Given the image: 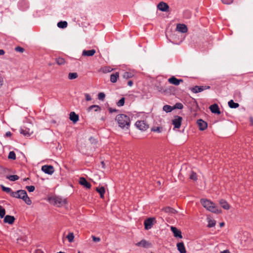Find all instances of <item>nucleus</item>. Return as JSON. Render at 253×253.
Returning <instances> with one entry per match:
<instances>
[{
    "instance_id": "20",
    "label": "nucleus",
    "mask_w": 253,
    "mask_h": 253,
    "mask_svg": "<svg viewBox=\"0 0 253 253\" xmlns=\"http://www.w3.org/2000/svg\"><path fill=\"white\" fill-rule=\"evenodd\" d=\"M219 204L221 206V207L225 210H229L230 209V205L224 200L222 199L220 200Z\"/></svg>"
},
{
    "instance_id": "63",
    "label": "nucleus",
    "mask_w": 253,
    "mask_h": 253,
    "mask_svg": "<svg viewBox=\"0 0 253 253\" xmlns=\"http://www.w3.org/2000/svg\"><path fill=\"white\" fill-rule=\"evenodd\" d=\"M210 88V87L209 86H207V89H209Z\"/></svg>"
},
{
    "instance_id": "62",
    "label": "nucleus",
    "mask_w": 253,
    "mask_h": 253,
    "mask_svg": "<svg viewBox=\"0 0 253 253\" xmlns=\"http://www.w3.org/2000/svg\"><path fill=\"white\" fill-rule=\"evenodd\" d=\"M175 219H176V220H180V219H181L180 218H179H179H178L177 217H175Z\"/></svg>"
},
{
    "instance_id": "21",
    "label": "nucleus",
    "mask_w": 253,
    "mask_h": 253,
    "mask_svg": "<svg viewBox=\"0 0 253 253\" xmlns=\"http://www.w3.org/2000/svg\"><path fill=\"white\" fill-rule=\"evenodd\" d=\"M163 211L165 212L171 214H175L177 212L176 210L169 207L164 208Z\"/></svg>"
},
{
    "instance_id": "57",
    "label": "nucleus",
    "mask_w": 253,
    "mask_h": 253,
    "mask_svg": "<svg viewBox=\"0 0 253 253\" xmlns=\"http://www.w3.org/2000/svg\"><path fill=\"white\" fill-rule=\"evenodd\" d=\"M3 79L2 78L0 77V87L2 86V85L3 84Z\"/></svg>"
},
{
    "instance_id": "35",
    "label": "nucleus",
    "mask_w": 253,
    "mask_h": 253,
    "mask_svg": "<svg viewBox=\"0 0 253 253\" xmlns=\"http://www.w3.org/2000/svg\"><path fill=\"white\" fill-rule=\"evenodd\" d=\"M56 63H57V64L59 65H63L65 63V61L64 59L63 58H61V57L56 58Z\"/></svg>"
},
{
    "instance_id": "16",
    "label": "nucleus",
    "mask_w": 253,
    "mask_h": 253,
    "mask_svg": "<svg viewBox=\"0 0 253 253\" xmlns=\"http://www.w3.org/2000/svg\"><path fill=\"white\" fill-rule=\"evenodd\" d=\"M79 182L80 184L84 186L86 188L89 189L91 187V184L88 182L84 177H81Z\"/></svg>"
},
{
    "instance_id": "53",
    "label": "nucleus",
    "mask_w": 253,
    "mask_h": 253,
    "mask_svg": "<svg viewBox=\"0 0 253 253\" xmlns=\"http://www.w3.org/2000/svg\"><path fill=\"white\" fill-rule=\"evenodd\" d=\"M216 222H210L208 225V226L210 227H212L215 225Z\"/></svg>"
},
{
    "instance_id": "13",
    "label": "nucleus",
    "mask_w": 253,
    "mask_h": 253,
    "mask_svg": "<svg viewBox=\"0 0 253 253\" xmlns=\"http://www.w3.org/2000/svg\"><path fill=\"white\" fill-rule=\"evenodd\" d=\"M176 30L182 33H186L188 30L187 26L183 24H178L176 26Z\"/></svg>"
},
{
    "instance_id": "9",
    "label": "nucleus",
    "mask_w": 253,
    "mask_h": 253,
    "mask_svg": "<svg viewBox=\"0 0 253 253\" xmlns=\"http://www.w3.org/2000/svg\"><path fill=\"white\" fill-rule=\"evenodd\" d=\"M182 118L180 116H176L174 117V119L172 120V125H174V127L179 128L181 124Z\"/></svg>"
},
{
    "instance_id": "28",
    "label": "nucleus",
    "mask_w": 253,
    "mask_h": 253,
    "mask_svg": "<svg viewBox=\"0 0 253 253\" xmlns=\"http://www.w3.org/2000/svg\"><path fill=\"white\" fill-rule=\"evenodd\" d=\"M113 70V69L109 66H105L101 69V71L103 73H107L111 72Z\"/></svg>"
},
{
    "instance_id": "56",
    "label": "nucleus",
    "mask_w": 253,
    "mask_h": 253,
    "mask_svg": "<svg viewBox=\"0 0 253 253\" xmlns=\"http://www.w3.org/2000/svg\"><path fill=\"white\" fill-rule=\"evenodd\" d=\"M34 253H44L41 250L38 249L35 251Z\"/></svg>"
},
{
    "instance_id": "6",
    "label": "nucleus",
    "mask_w": 253,
    "mask_h": 253,
    "mask_svg": "<svg viewBox=\"0 0 253 253\" xmlns=\"http://www.w3.org/2000/svg\"><path fill=\"white\" fill-rule=\"evenodd\" d=\"M157 8L161 11L167 12L169 11V7L167 3L161 1L157 5Z\"/></svg>"
},
{
    "instance_id": "44",
    "label": "nucleus",
    "mask_w": 253,
    "mask_h": 253,
    "mask_svg": "<svg viewBox=\"0 0 253 253\" xmlns=\"http://www.w3.org/2000/svg\"><path fill=\"white\" fill-rule=\"evenodd\" d=\"M26 189L30 192H33L35 189V187L34 186H27L26 187Z\"/></svg>"
},
{
    "instance_id": "22",
    "label": "nucleus",
    "mask_w": 253,
    "mask_h": 253,
    "mask_svg": "<svg viewBox=\"0 0 253 253\" xmlns=\"http://www.w3.org/2000/svg\"><path fill=\"white\" fill-rule=\"evenodd\" d=\"M119 77V73L116 72L115 74H111L110 76V81L112 83H115L117 81V79Z\"/></svg>"
},
{
    "instance_id": "55",
    "label": "nucleus",
    "mask_w": 253,
    "mask_h": 253,
    "mask_svg": "<svg viewBox=\"0 0 253 253\" xmlns=\"http://www.w3.org/2000/svg\"><path fill=\"white\" fill-rule=\"evenodd\" d=\"M133 82L132 81H129L127 82V85L129 86H131L133 85Z\"/></svg>"
},
{
    "instance_id": "3",
    "label": "nucleus",
    "mask_w": 253,
    "mask_h": 253,
    "mask_svg": "<svg viewBox=\"0 0 253 253\" xmlns=\"http://www.w3.org/2000/svg\"><path fill=\"white\" fill-rule=\"evenodd\" d=\"M51 203L58 207H62L66 204V200L60 197H54L50 199Z\"/></svg>"
},
{
    "instance_id": "27",
    "label": "nucleus",
    "mask_w": 253,
    "mask_h": 253,
    "mask_svg": "<svg viewBox=\"0 0 253 253\" xmlns=\"http://www.w3.org/2000/svg\"><path fill=\"white\" fill-rule=\"evenodd\" d=\"M228 105L231 108H237L239 106V104L238 103H235L232 100H231L228 102Z\"/></svg>"
},
{
    "instance_id": "64",
    "label": "nucleus",
    "mask_w": 253,
    "mask_h": 253,
    "mask_svg": "<svg viewBox=\"0 0 253 253\" xmlns=\"http://www.w3.org/2000/svg\"><path fill=\"white\" fill-rule=\"evenodd\" d=\"M29 179L28 178H25V179H24V181H26V180H27V179Z\"/></svg>"
},
{
    "instance_id": "58",
    "label": "nucleus",
    "mask_w": 253,
    "mask_h": 253,
    "mask_svg": "<svg viewBox=\"0 0 253 253\" xmlns=\"http://www.w3.org/2000/svg\"><path fill=\"white\" fill-rule=\"evenodd\" d=\"M220 253H230V252L228 250H226L221 252Z\"/></svg>"
},
{
    "instance_id": "10",
    "label": "nucleus",
    "mask_w": 253,
    "mask_h": 253,
    "mask_svg": "<svg viewBox=\"0 0 253 253\" xmlns=\"http://www.w3.org/2000/svg\"><path fill=\"white\" fill-rule=\"evenodd\" d=\"M20 132L26 137H29L33 132L29 128L23 126L21 128Z\"/></svg>"
},
{
    "instance_id": "1",
    "label": "nucleus",
    "mask_w": 253,
    "mask_h": 253,
    "mask_svg": "<svg viewBox=\"0 0 253 253\" xmlns=\"http://www.w3.org/2000/svg\"><path fill=\"white\" fill-rule=\"evenodd\" d=\"M115 120L117 122L119 126L122 128H128L129 126L130 119L126 115H118L116 116Z\"/></svg>"
},
{
    "instance_id": "37",
    "label": "nucleus",
    "mask_w": 253,
    "mask_h": 253,
    "mask_svg": "<svg viewBox=\"0 0 253 253\" xmlns=\"http://www.w3.org/2000/svg\"><path fill=\"white\" fill-rule=\"evenodd\" d=\"M154 222H144L145 229L146 230L150 229L152 228Z\"/></svg>"
},
{
    "instance_id": "42",
    "label": "nucleus",
    "mask_w": 253,
    "mask_h": 253,
    "mask_svg": "<svg viewBox=\"0 0 253 253\" xmlns=\"http://www.w3.org/2000/svg\"><path fill=\"white\" fill-rule=\"evenodd\" d=\"M189 178L193 180H197L196 173L193 171H191V172L189 175Z\"/></svg>"
},
{
    "instance_id": "11",
    "label": "nucleus",
    "mask_w": 253,
    "mask_h": 253,
    "mask_svg": "<svg viewBox=\"0 0 253 253\" xmlns=\"http://www.w3.org/2000/svg\"><path fill=\"white\" fill-rule=\"evenodd\" d=\"M169 82L172 84L175 85H178L180 84V83H182L183 82L182 79H177L175 77L172 76V77L169 78L168 79Z\"/></svg>"
},
{
    "instance_id": "41",
    "label": "nucleus",
    "mask_w": 253,
    "mask_h": 253,
    "mask_svg": "<svg viewBox=\"0 0 253 253\" xmlns=\"http://www.w3.org/2000/svg\"><path fill=\"white\" fill-rule=\"evenodd\" d=\"M5 214V209L1 206H0V217L2 218Z\"/></svg>"
},
{
    "instance_id": "50",
    "label": "nucleus",
    "mask_w": 253,
    "mask_h": 253,
    "mask_svg": "<svg viewBox=\"0 0 253 253\" xmlns=\"http://www.w3.org/2000/svg\"><path fill=\"white\" fill-rule=\"evenodd\" d=\"M89 141L91 144H96L97 143L96 139L92 137L89 138Z\"/></svg>"
},
{
    "instance_id": "48",
    "label": "nucleus",
    "mask_w": 253,
    "mask_h": 253,
    "mask_svg": "<svg viewBox=\"0 0 253 253\" xmlns=\"http://www.w3.org/2000/svg\"><path fill=\"white\" fill-rule=\"evenodd\" d=\"M222 2L225 4H230L232 3L233 0H221Z\"/></svg>"
},
{
    "instance_id": "54",
    "label": "nucleus",
    "mask_w": 253,
    "mask_h": 253,
    "mask_svg": "<svg viewBox=\"0 0 253 253\" xmlns=\"http://www.w3.org/2000/svg\"><path fill=\"white\" fill-rule=\"evenodd\" d=\"M154 131H157L160 132H161V128L157 127L156 129L154 128L152 129Z\"/></svg>"
},
{
    "instance_id": "43",
    "label": "nucleus",
    "mask_w": 253,
    "mask_h": 253,
    "mask_svg": "<svg viewBox=\"0 0 253 253\" xmlns=\"http://www.w3.org/2000/svg\"><path fill=\"white\" fill-rule=\"evenodd\" d=\"M105 95L103 92H100L98 94V98L100 100H103L105 98Z\"/></svg>"
},
{
    "instance_id": "34",
    "label": "nucleus",
    "mask_w": 253,
    "mask_h": 253,
    "mask_svg": "<svg viewBox=\"0 0 253 253\" xmlns=\"http://www.w3.org/2000/svg\"><path fill=\"white\" fill-rule=\"evenodd\" d=\"M1 188L3 191L7 193H9L11 196V193L14 192L12 191L11 188H10L9 187H6L3 185H1Z\"/></svg>"
},
{
    "instance_id": "4",
    "label": "nucleus",
    "mask_w": 253,
    "mask_h": 253,
    "mask_svg": "<svg viewBox=\"0 0 253 253\" xmlns=\"http://www.w3.org/2000/svg\"><path fill=\"white\" fill-rule=\"evenodd\" d=\"M207 210L214 213H219L221 212L220 209H219L214 204L208 200H207Z\"/></svg>"
},
{
    "instance_id": "7",
    "label": "nucleus",
    "mask_w": 253,
    "mask_h": 253,
    "mask_svg": "<svg viewBox=\"0 0 253 253\" xmlns=\"http://www.w3.org/2000/svg\"><path fill=\"white\" fill-rule=\"evenodd\" d=\"M136 126L140 130H144L148 128V125L144 121H138L135 123Z\"/></svg>"
},
{
    "instance_id": "30",
    "label": "nucleus",
    "mask_w": 253,
    "mask_h": 253,
    "mask_svg": "<svg viewBox=\"0 0 253 253\" xmlns=\"http://www.w3.org/2000/svg\"><path fill=\"white\" fill-rule=\"evenodd\" d=\"M68 23L66 21H60L57 23V26L60 28H65L67 27Z\"/></svg>"
},
{
    "instance_id": "26",
    "label": "nucleus",
    "mask_w": 253,
    "mask_h": 253,
    "mask_svg": "<svg viewBox=\"0 0 253 253\" xmlns=\"http://www.w3.org/2000/svg\"><path fill=\"white\" fill-rule=\"evenodd\" d=\"M94 109V111L98 112L101 110V108L97 105H93L89 107L87 109L88 112H90L92 109Z\"/></svg>"
},
{
    "instance_id": "46",
    "label": "nucleus",
    "mask_w": 253,
    "mask_h": 253,
    "mask_svg": "<svg viewBox=\"0 0 253 253\" xmlns=\"http://www.w3.org/2000/svg\"><path fill=\"white\" fill-rule=\"evenodd\" d=\"M15 50L17 51V52H21V53H23L25 49L24 48H23V47H21L20 46H17L15 47Z\"/></svg>"
},
{
    "instance_id": "61",
    "label": "nucleus",
    "mask_w": 253,
    "mask_h": 253,
    "mask_svg": "<svg viewBox=\"0 0 253 253\" xmlns=\"http://www.w3.org/2000/svg\"><path fill=\"white\" fill-rule=\"evenodd\" d=\"M224 225V222H220V227H222Z\"/></svg>"
},
{
    "instance_id": "32",
    "label": "nucleus",
    "mask_w": 253,
    "mask_h": 253,
    "mask_svg": "<svg viewBox=\"0 0 253 253\" xmlns=\"http://www.w3.org/2000/svg\"><path fill=\"white\" fill-rule=\"evenodd\" d=\"M19 176L17 175H11L9 176H6V178L9 179L11 181H14L19 179Z\"/></svg>"
},
{
    "instance_id": "12",
    "label": "nucleus",
    "mask_w": 253,
    "mask_h": 253,
    "mask_svg": "<svg viewBox=\"0 0 253 253\" xmlns=\"http://www.w3.org/2000/svg\"><path fill=\"white\" fill-rule=\"evenodd\" d=\"M170 229L173 234V236L175 237L179 238L180 239L182 238V236L181 232L180 230L178 229L175 227H173V226H171Z\"/></svg>"
},
{
    "instance_id": "19",
    "label": "nucleus",
    "mask_w": 253,
    "mask_h": 253,
    "mask_svg": "<svg viewBox=\"0 0 253 253\" xmlns=\"http://www.w3.org/2000/svg\"><path fill=\"white\" fill-rule=\"evenodd\" d=\"M70 119L73 123H75L79 120V116L74 112H71L70 114Z\"/></svg>"
},
{
    "instance_id": "17",
    "label": "nucleus",
    "mask_w": 253,
    "mask_h": 253,
    "mask_svg": "<svg viewBox=\"0 0 253 253\" xmlns=\"http://www.w3.org/2000/svg\"><path fill=\"white\" fill-rule=\"evenodd\" d=\"M177 250L180 253H186V251L183 242L178 243L176 245Z\"/></svg>"
},
{
    "instance_id": "33",
    "label": "nucleus",
    "mask_w": 253,
    "mask_h": 253,
    "mask_svg": "<svg viewBox=\"0 0 253 253\" xmlns=\"http://www.w3.org/2000/svg\"><path fill=\"white\" fill-rule=\"evenodd\" d=\"M15 219L13 216L7 215L4 217L3 221H14Z\"/></svg>"
},
{
    "instance_id": "2",
    "label": "nucleus",
    "mask_w": 253,
    "mask_h": 253,
    "mask_svg": "<svg viewBox=\"0 0 253 253\" xmlns=\"http://www.w3.org/2000/svg\"><path fill=\"white\" fill-rule=\"evenodd\" d=\"M11 196L22 199L27 205H31L32 201L27 195V192L24 190H19L14 193H11Z\"/></svg>"
},
{
    "instance_id": "39",
    "label": "nucleus",
    "mask_w": 253,
    "mask_h": 253,
    "mask_svg": "<svg viewBox=\"0 0 253 253\" xmlns=\"http://www.w3.org/2000/svg\"><path fill=\"white\" fill-rule=\"evenodd\" d=\"M173 110L175 109H182L183 108V105L181 103H176L173 106Z\"/></svg>"
},
{
    "instance_id": "49",
    "label": "nucleus",
    "mask_w": 253,
    "mask_h": 253,
    "mask_svg": "<svg viewBox=\"0 0 253 253\" xmlns=\"http://www.w3.org/2000/svg\"><path fill=\"white\" fill-rule=\"evenodd\" d=\"M84 96H85V100H86V101H90V100H91L92 98H91V97L90 96V95L89 94H88V93H85V94H84Z\"/></svg>"
},
{
    "instance_id": "14",
    "label": "nucleus",
    "mask_w": 253,
    "mask_h": 253,
    "mask_svg": "<svg viewBox=\"0 0 253 253\" xmlns=\"http://www.w3.org/2000/svg\"><path fill=\"white\" fill-rule=\"evenodd\" d=\"M210 109L212 113L220 114V111L219 110L218 106L216 104H214L210 107Z\"/></svg>"
},
{
    "instance_id": "5",
    "label": "nucleus",
    "mask_w": 253,
    "mask_h": 253,
    "mask_svg": "<svg viewBox=\"0 0 253 253\" xmlns=\"http://www.w3.org/2000/svg\"><path fill=\"white\" fill-rule=\"evenodd\" d=\"M135 245L137 247H141L144 248H150L152 247V243L147 241L144 239L141 240L139 242L135 244Z\"/></svg>"
},
{
    "instance_id": "29",
    "label": "nucleus",
    "mask_w": 253,
    "mask_h": 253,
    "mask_svg": "<svg viewBox=\"0 0 253 253\" xmlns=\"http://www.w3.org/2000/svg\"><path fill=\"white\" fill-rule=\"evenodd\" d=\"M66 238L68 239L69 242L72 243L74 241V235L73 232H70L66 236Z\"/></svg>"
},
{
    "instance_id": "60",
    "label": "nucleus",
    "mask_w": 253,
    "mask_h": 253,
    "mask_svg": "<svg viewBox=\"0 0 253 253\" xmlns=\"http://www.w3.org/2000/svg\"><path fill=\"white\" fill-rule=\"evenodd\" d=\"M4 51L2 49H0V55H2L4 54Z\"/></svg>"
},
{
    "instance_id": "15",
    "label": "nucleus",
    "mask_w": 253,
    "mask_h": 253,
    "mask_svg": "<svg viewBox=\"0 0 253 253\" xmlns=\"http://www.w3.org/2000/svg\"><path fill=\"white\" fill-rule=\"evenodd\" d=\"M96 53L95 49H91L89 50H84L82 52L83 56H92Z\"/></svg>"
},
{
    "instance_id": "31",
    "label": "nucleus",
    "mask_w": 253,
    "mask_h": 253,
    "mask_svg": "<svg viewBox=\"0 0 253 253\" xmlns=\"http://www.w3.org/2000/svg\"><path fill=\"white\" fill-rule=\"evenodd\" d=\"M133 76V74L132 73L126 72L123 75V78L125 79H128L132 78Z\"/></svg>"
},
{
    "instance_id": "51",
    "label": "nucleus",
    "mask_w": 253,
    "mask_h": 253,
    "mask_svg": "<svg viewBox=\"0 0 253 253\" xmlns=\"http://www.w3.org/2000/svg\"><path fill=\"white\" fill-rule=\"evenodd\" d=\"M201 203L203 207L206 208V200L204 199H201Z\"/></svg>"
},
{
    "instance_id": "47",
    "label": "nucleus",
    "mask_w": 253,
    "mask_h": 253,
    "mask_svg": "<svg viewBox=\"0 0 253 253\" xmlns=\"http://www.w3.org/2000/svg\"><path fill=\"white\" fill-rule=\"evenodd\" d=\"M92 240L94 242H99L100 241L101 239L99 237H95V236L92 235L91 236Z\"/></svg>"
},
{
    "instance_id": "59",
    "label": "nucleus",
    "mask_w": 253,
    "mask_h": 253,
    "mask_svg": "<svg viewBox=\"0 0 253 253\" xmlns=\"http://www.w3.org/2000/svg\"><path fill=\"white\" fill-rule=\"evenodd\" d=\"M11 133L10 131H7L5 133V135L7 137L11 136Z\"/></svg>"
},
{
    "instance_id": "23",
    "label": "nucleus",
    "mask_w": 253,
    "mask_h": 253,
    "mask_svg": "<svg viewBox=\"0 0 253 253\" xmlns=\"http://www.w3.org/2000/svg\"><path fill=\"white\" fill-rule=\"evenodd\" d=\"M204 90V87L195 86V87L192 88L191 90L194 93H198Z\"/></svg>"
},
{
    "instance_id": "8",
    "label": "nucleus",
    "mask_w": 253,
    "mask_h": 253,
    "mask_svg": "<svg viewBox=\"0 0 253 253\" xmlns=\"http://www.w3.org/2000/svg\"><path fill=\"white\" fill-rule=\"evenodd\" d=\"M42 170L45 173L52 174L54 171V168L50 165H44L42 167Z\"/></svg>"
},
{
    "instance_id": "36",
    "label": "nucleus",
    "mask_w": 253,
    "mask_h": 253,
    "mask_svg": "<svg viewBox=\"0 0 253 253\" xmlns=\"http://www.w3.org/2000/svg\"><path fill=\"white\" fill-rule=\"evenodd\" d=\"M78 76L77 73H70L68 75V78L70 80H73L76 79Z\"/></svg>"
},
{
    "instance_id": "52",
    "label": "nucleus",
    "mask_w": 253,
    "mask_h": 253,
    "mask_svg": "<svg viewBox=\"0 0 253 253\" xmlns=\"http://www.w3.org/2000/svg\"><path fill=\"white\" fill-rule=\"evenodd\" d=\"M109 111L110 113H113V112H116L118 111V110L116 109H113L112 108H109Z\"/></svg>"
},
{
    "instance_id": "45",
    "label": "nucleus",
    "mask_w": 253,
    "mask_h": 253,
    "mask_svg": "<svg viewBox=\"0 0 253 253\" xmlns=\"http://www.w3.org/2000/svg\"><path fill=\"white\" fill-rule=\"evenodd\" d=\"M156 220L154 217H146L143 219V221H154Z\"/></svg>"
},
{
    "instance_id": "24",
    "label": "nucleus",
    "mask_w": 253,
    "mask_h": 253,
    "mask_svg": "<svg viewBox=\"0 0 253 253\" xmlns=\"http://www.w3.org/2000/svg\"><path fill=\"white\" fill-rule=\"evenodd\" d=\"M96 190L99 193L100 195V197L101 198H103L104 196V193H105V188L104 187H101L100 188L99 187H97L96 188Z\"/></svg>"
},
{
    "instance_id": "18",
    "label": "nucleus",
    "mask_w": 253,
    "mask_h": 253,
    "mask_svg": "<svg viewBox=\"0 0 253 253\" xmlns=\"http://www.w3.org/2000/svg\"><path fill=\"white\" fill-rule=\"evenodd\" d=\"M197 124L200 130H204L206 129V122H205L202 119L197 120Z\"/></svg>"
},
{
    "instance_id": "40",
    "label": "nucleus",
    "mask_w": 253,
    "mask_h": 253,
    "mask_svg": "<svg viewBox=\"0 0 253 253\" xmlns=\"http://www.w3.org/2000/svg\"><path fill=\"white\" fill-rule=\"evenodd\" d=\"M8 158L9 159L15 160L16 155H15V153L13 151H10L9 153Z\"/></svg>"
},
{
    "instance_id": "38",
    "label": "nucleus",
    "mask_w": 253,
    "mask_h": 253,
    "mask_svg": "<svg viewBox=\"0 0 253 253\" xmlns=\"http://www.w3.org/2000/svg\"><path fill=\"white\" fill-rule=\"evenodd\" d=\"M125 98L124 97L122 98L117 103V105L118 107H121L124 105L125 104Z\"/></svg>"
},
{
    "instance_id": "25",
    "label": "nucleus",
    "mask_w": 253,
    "mask_h": 253,
    "mask_svg": "<svg viewBox=\"0 0 253 253\" xmlns=\"http://www.w3.org/2000/svg\"><path fill=\"white\" fill-rule=\"evenodd\" d=\"M163 110L167 113H169L171 112L172 110H173V106L166 105L163 106Z\"/></svg>"
}]
</instances>
